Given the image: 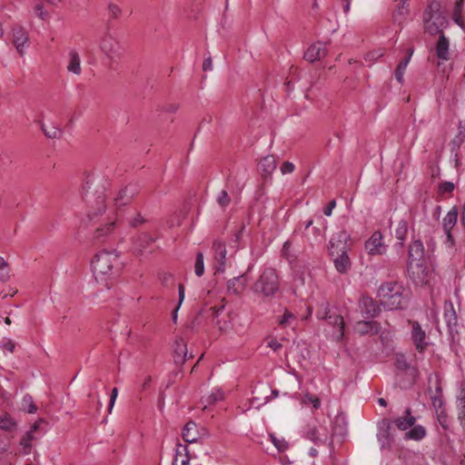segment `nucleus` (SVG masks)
Returning <instances> with one entry per match:
<instances>
[{
    "label": "nucleus",
    "instance_id": "obj_1",
    "mask_svg": "<svg viewBox=\"0 0 465 465\" xmlns=\"http://www.w3.org/2000/svg\"><path fill=\"white\" fill-rule=\"evenodd\" d=\"M351 247V238L345 230L334 233L329 242V254L335 270L341 274H346L351 269V261L348 253Z\"/></svg>",
    "mask_w": 465,
    "mask_h": 465
},
{
    "label": "nucleus",
    "instance_id": "obj_2",
    "mask_svg": "<svg viewBox=\"0 0 465 465\" xmlns=\"http://www.w3.org/2000/svg\"><path fill=\"white\" fill-rule=\"evenodd\" d=\"M124 268V263L115 252L102 251L92 260V269L97 282L117 278Z\"/></svg>",
    "mask_w": 465,
    "mask_h": 465
},
{
    "label": "nucleus",
    "instance_id": "obj_3",
    "mask_svg": "<svg viewBox=\"0 0 465 465\" xmlns=\"http://www.w3.org/2000/svg\"><path fill=\"white\" fill-rule=\"evenodd\" d=\"M378 298L385 310H401L408 302L409 292L400 282H387L379 287Z\"/></svg>",
    "mask_w": 465,
    "mask_h": 465
},
{
    "label": "nucleus",
    "instance_id": "obj_4",
    "mask_svg": "<svg viewBox=\"0 0 465 465\" xmlns=\"http://www.w3.org/2000/svg\"><path fill=\"white\" fill-rule=\"evenodd\" d=\"M251 290L262 298H273L280 291V277L277 271L272 267H264Z\"/></svg>",
    "mask_w": 465,
    "mask_h": 465
},
{
    "label": "nucleus",
    "instance_id": "obj_5",
    "mask_svg": "<svg viewBox=\"0 0 465 465\" xmlns=\"http://www.w3.org/2000/svg\"><path fill=\"white\" fill-rule=\"evenodd\" d=\"M424 30L430 35H436L448 27L449 20L440 11V4L431 1L423 13Z\"/></svg>",
    "mask_w": 465,
    "mask_h": 465
},
{
    "label": "nucleus",
    "instance_id": "obj_6",
    "mask_svg": "<svg viewBox=\"0 0 465 465\" xmlns=\"http://www.w3.org/2000/svg\"><path fill=\"white\" fill-rule=\"evenodd\" d=\"M102 53L109 59L110 67L122 57L124 53L123 45L110 34H105L100 42Z\"/></svg>",
    "mask_w": 465,
    "mask_h": 465
},
{
    "label": "nucleus",
    "instance_id": "obj_7",
    "mask_svg": "<svg viewBox=\"0 0 465 465\" xmlns=\"http://www.w3.org/2000/svg\"><path fill=\"white\" fill-rule=\"evenodd\" d=\"M407 272L416 285H425L430 282V272L426 262H407Z\"/></svg>",
    "mask_w": 465,
    "mask_h": 465
},
{
    "label": "nucleus",
    "instance_id": "obj_8",
    "mask_svg": "<svg viewBox=\"0 0 465 465\" xmlns=\"http://www.w3.org/2000/svg\"><path fill=\"white\" fill-rule=\"evenodd\" d=\"M305 437L318 446L328 445L331 450L333 449L332 435H329L325 427L308 426Z\"/></svg>",
    "mask_w": 465,
    "mask_h": 465
},
{
    "label": "nucleus",
    "instance_id": "obj_9",
    "mask_svg": "<svg viewBox=\"0 0 465 465\" xmlns=\"http://www.w3.org/2000/svg\"><path fill=\"white\" fill-rule=\"evenodd\" d=\"M212 250L213 252V267L215 272H223L225 271L227 254L225 243L222 241L215 240L213 243Z\"/></svg>",
    "mask_w": 465,
    "mask_h": 465
},
{
    "label": "nucleus",
    "instance_id": "obj_10",
    "mask_svg": "<svg viewBox=\"0 0 465 465\" xmlns=\"http://www.w3.org/2000/svg\"><path fill=\"white\" fill-rule=\"evenodd\" d=\"M380 231L374 232L365 242V249L371 255H380L385 252L386 246Z\"/></svg>",
    "mask_w": 465,
    "mask_h": 465
},
{
    "label": "nucleus",
    "instance_id": "obj_11",
    "mask_svg": "<svg viewBox=\"0 0 465 465\" xmlns=\"http://www.w3.org/2000/svg\"><path fill=\"white\" fill-rule=\"evenodd\" d=\"M252 265H250L245 273L233 277L227 282V292L230 294L240 295L245 290L248 283L247 272H251Z\"/></svg>",
    "mask_w": 465,
    "mask_h": 465
},
{
    "label": "nucleus",
    "instance_id": "obj_12",
    "mask_svg": "<svg viewBox=\"0 0 465 465\" xmlns=\"http://www.w3.org/2000/svg\"><path fill=\"white\" fill-rule=\"evenodd\" d=\"M359 308L366 318H375L381 312L380 306L369 296H361L359 301Z\"/></svg>",
    "mask_w": 465,
    "mask_h": 465
},
{
    "label": "nucleus",
    "instance_id": "obj_13",
    "mask_svg": "<svg viewBox=\"0 0 465 465\" xmlns=\"http://www.w3.org/2000/svg\"><path fill=\"white\" fill-rule=\"evenodd\" d=\"M411 340L418 351L423 352L427 349L429 343L426 341V333L418 322L411 323Z\"/></svg>",
    "mask_w": 465,
    "mask_h": 465
},
{
    "label": "nucleus",
    "instance_id": "obj_14",
    "mask_svg": "<svg viewBox=\"0 0 465 465\" xmlns=\"http://www.w3.org/2000/svg\"><path fill=\"white\" fill-rule=\"evenodd\" d=\"M325 44L317 42L309 46L304 53V59L310 63L321 60L328 54L327 49L324 47Z\"/></svg>",
    "mask_w": 465,
    "mask_h": 465
},
{
    "label": "nucleus",
    "instance_id": "obj_15",
    "mask_svg": "<svg viewBox=\"0 0 465 465\" xmlns=\"http://www.w3.org/2000/svg\"><path fill=\"white\" fill-rule=\"evenodd\" d=\"M416 420L417 419L412 415L411 410L407 408L402 416L393 419L391 423L394 424L400 430H407L415 424Z\"/></svg>",
    "mask_w": 465,
    "mask_h": 465
},
{
    "label": "nucleus",
    "instance_id": "obj_16",
    "mask_svg": "<svg viewBox=\"0 0 465 465\" xmlns=\"http://www.w3.org/2000/svg\"><path fill=\"white\" fill-rule=\"evenodd\" d=\"M444 320L450 333L457 332L458 318L453 304L450 301L444 303Z\"/></svg>",
    "mask_w": 465,
    "mask_h": 465
},
{
    "label": "nucleus",
    "instance_id": "obj_17",
    "mask_svg": "<svg viewBox=\"0 0 465 465\" xmlns=\"http://www.w3.org/2000/svg\"><path fill=\"white\" fill-rule=\"evenodd\" d=\"M277 167V162L273 155H266L261 159L258 164V171L263 179L271 177Z\"/></svg>",
    "mask_w": 465,
    "mask_h": 465
},
{
    "label": "nucleus",
    "instance_id": "obj_18",
    "mask_svg": "<svg viewBox=\"0 0 465 465\" xmlns=\"http://www.w3.org/2000/svg\"><path fill=\"white\" fill-rule=\"evenodd\" d=\"M458 220V211L456 207H453L443 219V230L447 236V241L450 242V244H453L454 240L451 235V229L454 227V225L457 223Z\"/></svg>",
    "mask_w": 465,
    "mask_h": 465
},
{
    "label": "nucleus",
    "instance_id": "obj_19",
    "mask_svg": "<svg viewBox=\"0 0 465 465\" xmlns=\"http://www.w3.org/2000/svg\"><path fill=\"white\" fill-rule=\"evenodd\" d=\"M13 34V43L16 48V50L23 54L24 49L27 46L28 36L27 33L21 26H15L12 30Z\"/></svg>",
    "mask_w": 465,
    "mask_h": 465
},
{
    "label": "nucleus",
    "instance_id": "obj_20",
    "mask_svg": "<svg viewBox=\"0 0 465 465\" xmlns=\"http://www.w3.org/2000/svg\"><path fill=\"white\" fill-rule=\"evenodd\" d=\"M408 262H425L424 246L420 240H415L410 244Z\"/></svg>",
    "mask_w": 465,
    "mask_h": 465
},
{
    "label": "nucleus",
    "instance_id": "obj_21",
    "mask_svg": "<svg viewBox=\"0 0 465 465\" xmlns=\"http://www.w3.org/2000/svg\"><path fill=\"white\" fill-rule=\"evenodd\" d=\"M435 49L439 59L442 61L450 60V41L443 33H440Z\"/></svg>",
    "mask_w": 465,
    "mask_h": 465
},
{
    "label": "nucleus",
    "instance_id": "obj_22",
    "mask_svg": "<svg viewBox=\"0 0 465 465\" xmlns=\"http://www.w3.org/2000/svg\"><path fill=\"white\" fill-rule=\"evenodd\" d=\"M136 187L134 185H129L122 189L118 193V195L114 198L116 207L120 208L121 206L126 205L136 193Z\"/></svg>",
    "mask_w": 465,
    "mask_h": 465
},
{
    "label": "nucleus",
    "instance_id": "obj_23",
    "mask_svg": "<svg viewBox=\"0 0 465 465\" xmlns=\"http://www.w3.org/2000/svg\"><path fill=\"white\" fill-rule=\"evenodd\" d=\"M187 345L183 339L176 340L173 347V359L177 365L186 361Z\"/></svg>",
    "mask_w": 465,
    "mask_h": 465
},
{
    "label": "nucleus",
    "instance_id": "obj_24",
    "mask_svg": "<svg viewBox=\"0 0 465 465\" xmlns=\"http://www.w3.org/2000/svg\"><path fill=\"white\" fill-rule=\"evenodd\" d=\"M39 428V422H35L31 429L23 436L20 444L24 448V454H29L31 450V442L36 439L35 432Z\"/></svg>",
    "mask_w": 465,
    "mask_h": 465
},
{
    "label": "nucleus",
    "instance_id": "obj_25",
    "mask_svg": "<svg viewBox=\"0 0 465 465\" xmlns=\"http://www.w3.org/2000/svg\"><path fill=\"white\" fill-rule=\"evenodd\" d=\"M189 460L190 457L188 455L187 446L184 444L177 443L173 465H188Z\"/></svg>",
    "mask_w": 465,
    "mask_h": 465
},
{
    "label": "nucleus",
    "instance_id": "obj_26",
    "mask_svg": "<svg viewBox=\"0 0 465 465\" xmlns=\"http://www.w3.org/2000/svg\"><path fill=\"white\" fill-rule=\"evenodd\" d=\"M358 331L364 335L368 333H378L380 331V324L375 321H360L357 322Z\"/></svg>",
    "mask_w": 465,
    "mask_h": 465
},
{
    "label": "nucleus",
    "instance_id": "obj_27",
    "mask_svg": "<svg viewBox=\"0 0 465 465\" xmlns=\"http://www.w3.org/2000/svg\"><path fill=\"white\" fill-rule=\"evenodd\" d=\"M105 194H104V188H102L101 192L98 193L95 200H94V211L91 212L89 214H88V217L91 221L94 220V218L102 213L104 210H105Z\"/></svg>",
    "mask_w": 465,
    "mask_h": 465
},
{
    "label": "nucleus",
    "instance_id": "obj_28",
    "mask_svg": "<svg viewBox=\"0 0 465 465\" xmlns=\"http://www.w3.org/2000/svg\"><path fill=\"white\" fill-rule=\"evenodd\" d=\"M412 54H413V49L412 48L408 49L407 56L404 59H402L397 65V68L395 70V78L400 84L403 83L404 73H405L408 64L411 61Z\"/></svg>",
    "mask_w": 465,
    "mask_h": 465
},
{
    "label": "nucleus",
    "instance_id": "obj_29",
    "mask_svg": "<svg viewBox=\"0 0 465 465\" xmlns=\"http://www.w3.org/2000/svg\"><path fill=\"white\" fill-rule=\"evenodd\" d=\"M115 227V222L114 221H108L104 223V226H101L99 224L94 231V238L98 241H102L104 237L109 235L112 231L114 230Z\"/></svg>",
    "mask_w": 465,
    "mask_h": 465
},
{
    "label": "nucleus",
    "instance_id": "obj_30",
    "mask_svg": "<svg viewBox=\"0 0 465 465\" xmlns=\"http://www.w3.org/2000/svg\"><path fill=\"white\" fill-rule=\"evenodd\" d=\"M197 426L193 421H188L183 429V439L186 442H195L197 440Z\"/></svg>",
    "mask_w": 465,
    "mask_h": 465
},
{
    "label": "nucleus",
    "instance_id": "obj_31",
    "mask_svg": "<svg viewBox=\"0 0 465 465\" xmlns=\"http://www.w3.org/2000/svg\"><path fill=\"white\" fill-rule=\"evenodd\" d=\"M66 68L68 72L74 74L78 75L81 74V60L79 54L75 51L69 53V62Z\"/></svg>",
    "mask_w": 465,
    "mask_h": 465
},
{
    "label": "nucleus",
    "instance_id": "obj_32",
    "mask_svg": "<svg viewBox=\"0 0 465 465\" xmlns=\"http://www.w3.org/2000/svg\"><path fill=\"white\" fill-rule=\"evenodd\" d=\"M463 2H464V0H457L456 1L455 6L453 9L452 19L456 25H458L460 28L465 30V19L462 15Z\"/></svg>",
    "mask_w": 465,
    "mask_h": 465
},
{
    "label": "nucleus",
    "instance_id": "obj_33",
    "mask_svg": "<svg viewBox=\"0 0 465 465\" xmlns=\"http://www.w3.org/2000/svg\"><path fill=\"white\" fill-rule=\"evenodd\" d=\"M426 436V430L421 425H413L404 435L405 440H420Z\"/></svg>",
    "mask_w": 465,
    "mask_h": 465
},
{
    "label": "nucleus",
    "instance_id": "obj_34",
    "mask_svg": "<svg viewBox=\"0 0 465 465\" xmlns=\"http://www.w3.org/2000/svg\"><path fill=\"white\" fill-rule=\"evenodd\" d=\"M396 11L393 14V20L398 21L400 24L409 15V9L407 6V0H397Z\"/></svg>",
    "mask_w": 465,
    "mask_h": 465
},
{
    "label": "nucleus",
    "instance_id": "obj_35",
    "mask_svg": "<svg viewBox=\"0 0 465 465\" xmlns=\"http://www.w3.org/2000/svg\"><path fill=\"white\" fill-rule=\"evenodd\" d=\"M458 419L465 435V391H462L457 399Z\"/></svg>",
    "mask_w": 465,
    "mask_h": 465
},
{
    "label": "nucleus",
    "instance_id": "obj_36",
    "mask_svg": "<svg viewBox=\"0 0 465 465\" xmlns=\"http://www.w3.org/2000/svg\"><path fill=\"white\" fill-rule=\"evenodd\" d=\"M408 232V223L406 220L401 219L397 225V228L395 230V237L400 240V245L402 247L403 242L406 239Z\"/></svg>",
    "mask_w": 465,
    "mask_h": 465
},
{
    "label": "nucleus",
    "instance_id": "obj_37",
    "mask_svg": "<svg viewBox=\"0 0 465 465\" xmlns=\"http://www.w3.org/2000/svg\"><path fill=\"white\" fill-rule=\"evenodd\" d=\"M42 130L45 136L52 139H60L63 134V131L61 128L55 125L46 126L45 124L42 125Z\"/></svg>",
    "mask_w": 465,
    "mask_h": 465
},
{
    "label": "nucleus",
    "instance_id": "obj_38",
    "mask_svg": "<svg viewBox=\"0 0 465 465\" xmlns=\"http://www.w3.org/2000/svg\"><path fill=\"white\" fill-rule=\"evenodd\" d=\"M97 182V179L95 177H88L83 186L84 193V197L87 203H92V197L94 196L92 194V192L90 190L93 188V186L95 185Z\"/></svg>",
    "mask_w": 465,
    "mask_h": 465
},
{
    "label": "nucleus",
    "instance_id": "obj_39",
    "mask_svg": "<svg viewBox=\"0 0 465 465\" xmlns=\"http://www.w3.org/2000/svg\"><path fill=\"white\" fill-rule=\"evenodd\" d=\"M329 323L337 326L339 328L340 335H343V330H344V321L343 317L340 314H330L329 315Z\"/></svg>",
    "mask_w": 465,
    "mask_h": 465
},
{
    "label": "nucleus",
    "instance_id": "obj_40",
    "mask_svg": "<svg viewBox=\"0 0 465 465\" xmlns=\"http://www.w3.org/2000/svg\"><path fill=\"white\" fill-rule=\"evenodd\" d=\"M271 440L279 452H284L289 449V443L284 439H279L274 435H271Z\"/></svg>",
    "mask_w": 465,
    "mask_h": 465
},
{
    "label": "nucleus",
    "instance_id": "obj_41",
    "mask_svg": "<svg viewBox=\"0 0 465 465\" xmlns=\"http://www.w3.org/2000/svg\"><path fill=\"white\" fill-rule=\"evenodd\" d=\"M389 429L390 424L383 433L378 435V440L381 442V449H389L391 447V438L390 436Z\"/></svg>",
    "mask_w": 465,
    "mask_h": 465
},
{
    "label": "nucleus",
    "instance_id": "obj_42",
    "mask_svg": "<svg viewBox=\"0 0 465 465\" xmlns=\"http://www.w3.org/2000/svg\"><path fill=\"white\" fill-rule=\"evenodd\" d=\"M10 277V269L8 263L0 256V281L6 282Z\"/></svg>",
    "mask_w": 465,
    "mask_h": 465
},
{
    "label": "nucleus",
    "instance_id": "obj_43",
    "mask_svg": "<svg viewBox=\"0 0 465 465\" xmlns=\"http://www.w3.org/2000/svg\"><path fill=\"white\" fill-rule=\"evenodd\" d=\"M143 239L142 237L133 238V252L136 253V255L143 257Z\"/></svg>",
    "mask_w": 465,
    "mask_h": 465
},
{
    "label": "nucleus",
    "instance_id": "obj_44",
    "mask_svg": "<svg viewBox=\"0 0 465 465\" xmlns=\"http://www.w3.org/2000/svg\"><path fill=\"white\" fill-rule=\"evenodd\" d=\"M194 272L197 276H202L204 272V263H203V252H198L196 254Z\"/></svg>",
    "mask_w": 465,
    "mask_h": 465
},
{
    "label": "nucleus",
    "instance_id": "obj_45",
    "mask_svg": "<svg viewBox=\"0 0 465 465\" xmlns=\"http://www.w3.org/2000/svg\"><path fill=\"white\" fill-rule=\"evenodd\" d=\"M223 399V393L220 389H215L205 399L207 404H214Z\"/></svg>",
    "mask_w": 465,
    "mask_h": 465
},
{
    "label": "nucleus",
    "instance_id": "obj_46",
    "mask_svg": "<svg viewBox=\"0 0 465 465\" xmlns=\"http://www.w3.org/2000/svg\"><path fill=\"white\" fill-rule=\"evenodd\" d=\"M294 319V314L288 310H285L282 317L279 319L278 323L282 327H287L291 324L292 321Z\"/></svg>",
    "mask_w": 465,
    "mask_h": 465
},
{
    "label": "nucleus",
    "instance_id": "obj_47",
    "mask_svg": "<svg viewBox=\"0 0 465 465\" xmlns=\"http://www.w3.org/2000/svg\"><path fill=\"white\" fill-rule=\"evenodd\" d=\"M217 203L223 208L228 206L231 203V197L225 190L221 191L218 194Z\"/></svg>",
    "mask_w": 465,
    "mask_h": 465
},
{
    "label": "nucleus",
    "instance_id": "obj_48",
    "mask_svg": "<svg viewBox=\"0 0 465 465\" xmlns=\"http://www.w3.org/2000/svg\"><path fill=\"white\" fill-rule=\"evenodd\" d=\"M108 14L110 18L117 19L122 14V9L117 5L110 3L108 5Z\"/></svg>",
    "mask_w": 465,
    "mask_h": 465
},
{
    "label": "nucleus",
    "instance_id": "obj_49",
    "mask_svg": "<svg viewBox=\"0 0 465 465\" xmlns=\"http://www.w3.org/2000/svg\"><path fill=\"white\" fill-rule=\"evenodd\" d=\"M395 366L398 370L406 371L410 368V364L407 362L404 355H398L395 361Z\"/></svg>",
    "mask_w": 465,
    "mask_h": 465
},
{
    "label": "nucleus",
    "instance_id": "obj_50",
    "mask_svg": "<svg viewBox=\"0 0 465 465\" xmlns=\"http://www.w3.org/2000/svg\"><path fill=\"white\" fill-rule=\"evenodd\" d=\"M437 416H438V421L441 425V427L444 430H448L449 429V417L446 414V412L444 411V410L438 411Z\"/></svg>",
    "mask_w": 465,
    "mask_h": 465
},
{
    "label": "nucleus",
    "instance_id": "obj_51",
    "mask_svg": "<svg viewBox=\"0 0 465 465\" xmlns=\"http://www.w3.org/2000/svg\"><path fill=\"white\" fill-rule=\"evenodd\" d=\"M15 423L10 417L5 415L0 417V428L5 430H10L14 427Z\"/></svg>",
    "mask_w": 465,
    "mask_h": 465
},
{
    "label": "nucleus",
    "instance_id": "obj_52",
    "mask_svg": "<svg viewBox=\"0 0 465 465\" xmlns=\"http://www.w3.org/2000/svg\"><path fill=\"white\" fill-rule=\"evenodd\" d=\"M178 292H179V303H178V306L176 307V309L173 311V321H176V318H177V311L180 307V305L182 304L183 299H184V286L183 284H179L178 286Z\"/></svg>",
    "mask_w": 465,
    "mask_h": 465
},
{
    "label": "nucleus",
    "instance_id": "obj_53",
    "mask_svg": "<svg viewBox=\"0 0 465 465\" xmlns=\"http://www.w3.org/2000/svg\"><path fill=\"white\" fill-rule=\"evenodd\" d=\"M304 402L305 403L311 402L315 410L319 409L321 406V401H320L319 398L316 396L311 395V394L305 395Z\"/></svg>",
    "mask_w": 465,
    "mask_h": 465
},
{
    "label": "nucleus",
    "instance_id": "obj_54",
    "mask_svg": "<svg viewBox=\"0 0 465 465\" xmlns=\"http://www.w3.org/2000/svg\"><path fill=\"white\" fill-rule=\"evenodd\" d=\"M454 190V183L451 182H444L439 185L440 193H450Z\"/></svg>",
    "mask_w": 465,
    "mask_h": 465
},
{
    "label": "nucleus",
    "instance_id": "obj_55",
    "mask_svg": "<svg viewBox=\"0 0 465 465\" xmlns=\"http://www.w3.org/2000/svg\"><path fill=\"white\" fill-rule=\"evenodd\" d=\"M294 164L288 161L284 162L280 167L281 173L282 174L292 173L294 171Z\"/></svg>",
    "mask_w": 465,
    "mask_h": 465
},
{
    "label": "nucleus",
    "instance_id": "obj_56",
    "mask_svg": "<svg viewBox=\"0 0 465 465\" xmlns=\"http://www.w3.org/2000/svg\"><path fill=\"white\" fill-rule=\"evenodd\" d=\"M34 12L35 15L41 18L42 20H45L48 17V14L44 11L42 5H36L34 7Z\"/></svg>",
    "mask_w": 465,
    "mask_h": 465
},
{
    "label": "nucleus",
    "instance_id": "obj_57",
    "mask_svg": "<svg viewBox=\"0 0 465 465\" xmlns=\"http://www.w3.org/2000/svg\"><path fill=\"white\" fill-rule=\"evenodd\" d=\"M432 400V405L433 407L438 411V409H440L443 405V401L441 395H434L431 397Z\"/></svg>",
    "mask_w": 465,
    "mask_h": 465
},
{
    "label": "nucleus",
    "instance_id": "obj_58",
    "mask_svg": "<svg viewBox=\"0 0 465 465\" xmlns=\"http://www.w3.org/2000/svg\"><path fill=\"white\" fill-rule=\"evenodd\" d=\"M336 206V201L335 200H331V202H329V203L324 207L323 209V213L326 215V216H331V213H332V210L333 208Z\"/></svg>",
    "mask_w": 465,
    "mask_h": 465
},
{
    "label": "nucleus",
    "instance_id": "obj_59",
    "mask_svg": "<svg viewBox=\"0 0 465 465\" xmlns=\"http://www.w3.org/2000/svg\"><path fill=\"white\" fill-rule=\"evenodd\" d=\"M24 402H29V408H28V412L29 413H34L37 410V407L35 406V404L32 401V397L31 396H25L24 397Z\"/></svg>",
    "mask_w": 465,
    "mask_h": 465
},
{
    "label": "nucleus",
    "instance_id": "obj_60",
    "mask_svg": "<svg viewBox=\"0 0 465 465\" xmlns=\"http://www.w3.org/2000/svg\"><path fill=\"white\" fill-rule=\"evenodd\" d=\"M268 347L272 349L274 351H277L280 349H282V345L276 339H272L271 341H268Z\"/></svg>",
    "mask_w": 465,
    "mask_h": 465
},
{
    "label": "nucleus",
    "instance_id": "obj_61",
    "mask_svg": "<svg viewBox=\"0 0 465 465\" xmlns=\"http://www.w3.org/2000/svg\"><path fill=\"white\" fill-rule=\"evenodd\" d=\"M2 348L7 350L10 352H13L15 350V343L10 339H6L3 341Z\"/></svg>",
    "mask_w": 465,
    "mask_h": 465
},
{
    "label": "nucleus",
    "instance_id": "obj_62",
    "mask_svg": "<svg viewBox=\"0 0 465 465\" xmlns=\"http://www.w3.org/2000/svg\"><path fill=\"white\" fill-rule=\"evenodd\" d=\"M117 395H118V390L117 388H114L112 390V392H111V397H110V402H109V411H112L114 405V401L117 398Z\"/></svg>",
    "mask_w": 465,
    "mask_h": 465
},
{
    "label": "nucleus",
    "instance_id": "obj_63",
    "mask_svg": "<svg viewBox=\"0 0 465 465\" xmlns=\"http://www.w3.org/2000/svg\"><path fill=\"white\" fill-rule=\"evenodd\" d=\"M329 315H330V310L328 308V304H325L323 312H317V317L319 319L329 320Z\"/></svg>",
    "mask_w": 465,
    "mask_h": 465
},
{
    "label": "nucleus",
    "instance_id": "obj_64",
    "mask_svg": "<svg viewBox=\"0 0 465 465\" xmlns=\"http://www.w3.org/2000/svg\"><path fill=\"white\" fill-rule=\"evenodd\" d=\"M381 56H382V53H381L380 51H373V52L367 54L365 59L370 60V61L376 60Z\"/></svg>",
    "mask_w": 465,
    "mask_h": 465
}]
</instances>
